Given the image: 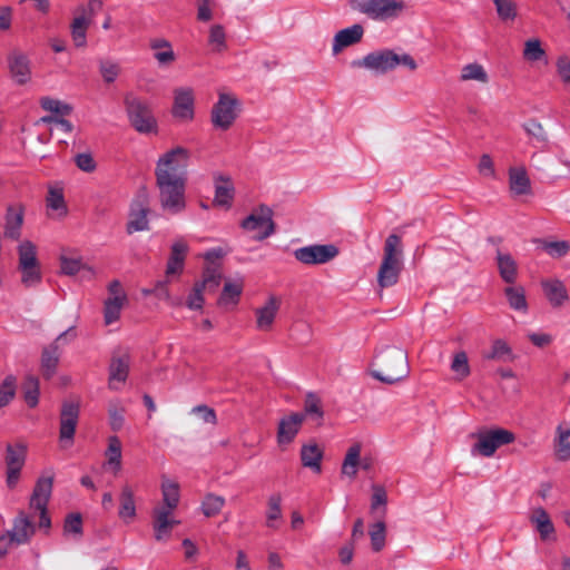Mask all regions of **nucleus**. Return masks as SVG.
Masks as SVG:
<instances>
[{"label": "nucleus", "instance_id": "obj_14", "mask_svg": "<svg viewBox=\"0 0 570 570\" xmlns=\"http://www.w3.org/2000/svg\"><path fill=\"white\" fill-rule=\"evenodd\" d=\"M79 419V404L72 401L62 403L60 412L59 439L63 446H69L73 442V436Z\"/></svg>", "mask_w": 570, "mask_h": 570}, {"label": "nucleus", "instance_id": "obj_60", "mask_svg": "<svg viewBox=\"0 0 570 570\" xmlns=\"http://www.w3.org/2000/svg\"><path fill=\"white\" fill-rule=\"evenodd\" d=\"M109 423L112 431H119L125 423L124 409L116 403H110L108 407Z\"/></svg>", "mask_w": 570, "mask_h": 570}, {"label": "nucleus", "instance_id": "obj_44", "mask_svg": "<svg viewBox=\"0 0 570 570\" xmlns=\"http://www.w3.org/2000/svg\"><path fill=\"white\" fill-rule=\"evenodd\" d=\"M387 494L384 488L380 485L373 487V494L371 498V512L377 514L379 520H382L386 513Z\"/></svg>", "mask_w": 570, "mask_h": 570}, {"label": "nucleus", "instance_id": "obj_50", "mask_svg": "<svg viewBox=\"0 0 570 570\" xmlns=\"http://www.w3.org/2000/svg\"><path fill=\"white\" fill-rule=\"evenodd\" d=\"M24 401L30 407H35L39 401V381L35 376H27L23 383Z\"/></svg>", "mask_w": 570, "mask_h": 570}, {"label": "nucleus", "instance_id": "obj_34", "mask_svg": "<svg viewBox=\"0 0 570 570\" xmlns=\"http://www.w3.org/2000/svg\"><path fill=\"white\" fill-rule=\"evenodd\" d=\"M150 48L155 51V59L159 66H169L176 60V55L169 41L166 39H153Z\"/></svg>", "mask_w": 570, "mask_h": 570}, {"label": "nucleus", "instance_id": "obj_30", "mask_svg": "<svg viewBox=\"0 0 570 570\" xmlns=\"http://www.w3.org/2000/svg\"><path fill=\"white\" fill-rule=\"evenodd\" d=\"M509 186L514 196L528 195L531 193V183L524 168H510Z\"/></svg>", "mask_w": 570, "mask_h": 570}, {"label": "nucleus", "instance_id": "obj_19", "mask_svg": "<svg viewBox=\"0 0 570 570\" xmlns=\"http://www.w3.org/2000/svg\"><path fill=\"white\" fill-rule=\"evenodd\" d=\"M8 68L11 77L18 85H24L31 78L30 61L28 57L19 50H13L9 53Z\"/></svg>", "mask_w": 570, "mask_h": 570}, {"label": "nucleus", "instance_id": "obj_59", "mask_svg": "<svg viewBox=\"0 0 570 570\" xmlns=\"http://www.w3.org/2000/svg\"><path fill=\"white\" fill-rule=\"evenodd\" d=\"M99 70L107 83L114 82L120 71L119 65L110 60H100Z\"/></svg>", "mask_w": 570, "mask_h": 570}, {"label": "nucleus", "instance_id": "obj_6", "mask_svg": "<svg viewBox=\"0 0 570 570\" xmlns=\"http://www.w3.org/2000/svg\"><path fill=\"white\" fill-rule=\"evenodd\" d=\"M190 151L181 146H176L163 154L155 167V174L171 175V177H187Z\"/></svg>", "mask_w": 570, "mask_h": 570}, {"label": "nucleus", "instance_id": "obj_7", "mask_svg": "<svg viewBox=\"0 0 570 570\" xmlns=\"http://www.w3.org/2000/svg\"><path fill=\"white\" fill-rule=\"evenodd\" d=\"M102 8L100 0H89L86 6H79L70 24L71 38L76 47L82 48L87 45V30L94 17Z\"/></svg>", "mask_w": 570, "mask_h": 570}, {"label": "nucleus", "instance_id": "obj_32", "mask_svg": "<svg viewBox=\"0 0 570 570\" xmlns=\"http://www.w3.org/2000/svg\"><path fill=\"white\" fill-rule=\"evenodd\" d=\"M542 288L550 304L554 307L563 305L569 298L564 285L558 279L543 281Z\"/></svg>", "mask_w": 570, "mask_h": 570}, {"label": "nucleus", "instance_id": "obj_24", "mask_svg": "<svg viewBox=\"0 0 570 570\" xmlns=\"http://www.w3.org/2000/svg\"><path fill=\"white\" fill-rule=\"evenodd\" d=\"M68 331L60 334L56 342L43 348L41 355V372L42 376L47 380L51 379L56 373L57 365L59 362L60 353L58 350V342L68 335Z\"/></svg>", "mask_w": 570, "mask_h": 570}, {"label": "nucleus", "instance_id": "obj_20", "mask_svg": "<svg viewBox=\"0 0 570 570\" xmlns=\"http://www.w3.org/2000/svg\"><path fill=\"white\" fill-rule=\"evenodd\" d=\"M173 115L176 118L191 120L194 118V91L191 88H177L174 91Z\"/></svg>", "mask_w": 570, "mask_h": 570}, {"label": "nucleus", "instance_id": "obj_18", "mask_svg": "<svg viewBox=\"0 0 570 570\" xmlns=\"http://www.w3.org/2000/svg\"><path fill=\"white\" fill-rule=\"evenodd\" d=\"M304 414L291 413L281 419L277 428V442L279 445L292 443L304 422Z\"/></svg>", "mask_w": 570, "mask_h": 570}, {"label": "nucleus", "instance_id": "obj_3", "mask_svg": "<svg viewBox=\"0 0 570 570\" xmlns=\"http://www.w3.org/2000/svg\"><path fill=\"white\" fill-rule=\"evenodd\" d=\"M400 65L409 68L411 71H414L417 68V65L411 55H397L390 49L371 52L363 59L354 60L352 62L353 67L366 68L379 73H385L395 69Z\"/></svg>", "mask_w": 570, "mask_h": 570}, {"label": "nucleus", "instance_id": "obj_64", "mask_svg": "<svg viewBox=\"0 0 570 570\" xmlns=\"http://www.w3.org/2000/svg\"><path fill=\"white\" fill-rule=\"evenodd\" d=\"M510 354V347L505 342L498 340L493 343L491 351L484 354L487 360H504Z\"/></svg>", "mask_w": 570, "mask_h": 570}, {"label": "nucleus", "instance_id": "obj_17", "mask_svg": "<svg viewBox=\"0 0 570 570\" xmlns=\"http://www.w3.org/2000/svg\"><path fill=\"white\" fill-rule=\"evenodd\" d=\"M8 532L16 546L27 544L36 533V525L24 511H20Z\"/></svg>", "mask_w": 570, "mask_h": 570}, {"label": "nucleus", "instance_id": "obj_2", "mask_svg": "<svg viewBox=\"0 0 570 570\" xmlns=\"http://www.w3.org/2000/svg\"><path fill=\"white\" fill-rule=\"evenodd\" d=\"M155 178L161 208L170 214L183 212L186 207L187 177L155 174Z\"/></svg>", "mask_w": 570, "mask_h": 570}, {"label": "nucleus", "instance_id": "obj_11", "mask_svg": "<svg viewBox=\"0 0 570 570\" xmlns=\"http://www.w3.org/2000/svg\"><path fill=\"white\" fill-rule=\"evenodd\" d=\"M150 214L149 197L145 190L139 191L130 205L126 229L128 234L147 230Z\"/></svg>", "mask_w": 570, "mask_h": 570}, {"label": "nucleus", "instance_id": "obj_63", "mask_svg": "<svg viewBox=\"0 0 570 570\" xmlns=\"http://www.w3.org/2000/svg\"><path fill=\"white\" fill-rule=\"evenodd\" d=\"M204 291H206V288L204 287V284L196 283L194 285L193 291L189 294L188 299H187L188 308H190V309H200L203 307V304H204L203 293H204Z\"/></svg>", "mask_w": 570, "mask_h": 570}, {"label": "nucleus", "instance_id": "obj_5", "mask_svg": "<svg viewBox=\"0 0 570 570\" xmlns=\"http://www.w3.org/2000/svg\"><path fill=\"white\" fill-rule=\"evenodd\" d=\"M124 104L129 122L138 132L149 134L156 131V118L145 99L128 92L125 95Z\"/></svg>", "mask_w": 570, "mask_h": 570}, {"label": "nucleus", "instance_id": "obj_51", "mask_svg": "<svg viewBox=\"0 0 570 570\" xmlns=\"http://www.w3.org/2000/svg\"><path fill=\"white\" fill-rule=\"evenodd\" d=\"M17 391V379L8 375L0 385V409L7 406L14 397Z\"/></svg>", "mask_w": 570, "mask_h": 570}, {"label": "nucleus", "instance_id": "obj_10", "mask_svg": "<svg viewBox=\"0 0 570 570\" xmlns=\"http://www.w3.org/2000/svg\"><path fill=\"white\" fill-rule=\"evenodd\" d=\"M239 101L228 94H219L218 101L213 106L210 120L215 128L228 130L238 116Z\"/></svg>", "mask_w": 570, "mask_h": 570}, {"label": "nucleus", "instance_id": "obj_25", "mask_svg": "<svg viewBox=\"0 0 570 570\" xmlns=\"http://www.w3.org/2000/svg\"><path fill=\"white\" fill-rule=\"evenodd\" d=\"M129 355H114L109 365V389L117 390L118 383H125L129 372Z\"/></svg>", "mask_w": 570, "mask_h": 570}, {"label": "nucleus", "instance_id": "obj_58", "mask_svg": "<svg viewBox=\"0 0 570 570\" xmlns=\"http://www.w3.org/2000/svg\"><path fill=\"white\" fill-rule=\"evenodd\" d=\"M304 416L309 415L315 417L316 420H321L323 417V410L321 405L320 399L313 394L308 393L304 403Z\"/></svg>", "mask_w": 570, "mask_h": 570}, {"label": "nucleus", "instance_id": "obj_27", "mask_svg": "<svg viewBox=\"0 0 570 570\" xmlns=\"http://www.w3.org/2000/svg\"><path fill=\"white\" fill-rule=\"evenodd\" d=\"M364 33V28L356 23L350 28L340 30L333 41V52L337 55L343 48L355 45L361 41Z\"/></svg>", "mask_w": 570, "mask_h": 570}, {"label": "nucleus", "instance_id": "obj_61", "mask_svg": "<svg viewBox=\"0 0 570 570\" xmlns=\"http://www.w3.org/2000/svg\"><path fill=\"white\" fill-rule=\"evenodd\" d=\"M209 43L215 46L216 51H222L226 48V36L223 26L215 24L210 28Z\"/></svg>", "mask_w": 570, "mask_h": 570}, {"label": "nucleus", "instance_id": "obj_52", "mask_svg": "<svg viewBox=\"0 0 570 570\" xmlns=\"http://www.w3.org/2000/svg\"><path fill=\"white\" fill-rule=\"evenodd\" d=\"M60 267L61 273H63L65 275L72 276L78 272L86 269L87 265L82 263V261L78 257L62 254L60 256Z\"/></svg>", "mask_w": 570, "mask_h": 570}, {"label": "nucleus", "instance_id": "obj_47", "mask_svg": "<svg viewBox=\"0 0 570 570\" xmlns=\"http://www.w3.org/2000/svg\"><path fill=\"white\" fill-rule=\"evenodd\" d=\"M224 505V497L214 493H207L202 502V510L207 518H210L217 515Z\"/></svg>", "mask_w": 570, "mask_h": 570}, {"label": "nucleus", "instance_id": "obj_31", "mask_svg": "<svg viewBox=\"0 0 570 570\" xmlns=\"http://www.w3.org/2000/svg\"><path fill=\"white\" fill-rule=\"evenodd\" d=\"M497 265L502 281L509 285L514 284L518 278V265L514 258L508 253L499 252Z\"/></svg>", "mask_w": 570, "mask_h": 570}, {"label": "nucleus", "instance_id": "obj_45", "mask_svg": "<svg viewBox=\"0 0 570 570\" xmlns=\"http://www.w3.org/2000/svg\"><path fill=\"white\" fill-rule=\"evenodd\" d=\"M461 81L475 80L482 83H487L489 81V76L484 68L480 63H469L465 65L461 70L460 76Z\"/></svg>", "mask_w": 570, "mask_h": 570}, {"label": "nucleus", "instance_id": "obj_26", "mask_svg": "<svg viewBox=\"0 0 570 570\" xmlns=\"http://www.w3.org/2000/svg\"><path fill=\"white\" fill-rule=\"evenodd\" d=\"M53 485V474L40 476L35 485L32 495L30 498V508H42L48 505V501L51 497Z\"/></svg>", "mask_w": 570, "mask_h": 570}, {"label": "nucleus", "instance_id": "obj_36", "mask_svg": "<svg viewBox=\"0 0 570 570\" xmlns=\"http://www.w3.org/2000/svg\"><path fill=\"white\" fill-rule=\"evenodd\" d=\"M234 198V186L229 177L216 178L214 203L219 206H229Z\"/></svg>", "mask_w": 570, "mask_h": 570}, {"label": "nucleus", "instance_id": "obj_4", "mask_svg": "<svg viewBox=\"0 0 570 570\" xmlns=\"http://www.w3.org/2000/svg\"><path fill=\"white\" fill-rule=\"evenodd\" d=\"M475 440L472 446V453H476L484 458H491L495 451L515 440V435L502 428L480 429L470 435Z\"/></svg>", "mask_w": 570, "mask_h": 570}, {"label": "nucleus", "instance_id": "obj_12", "mask_svg": "<svg viewBox=\"0 0 570 570\" xmlns=\"http://www.w3.org/2000/svg\"><path fill=\"white\" fill-rule=\"evenodd\" d=\"M27 455V445L18 442L16 444H7L6 448V466H7V485L13 489L20 478V472L24 465Z\"/></svg>", "mask_w": 570, "mask_h": 570}, {"label": "nucleus", "instance_id": "obj_54", "mask_svg": "<svg viewBox=\"0 0 570 570\" xmlns=\"http://www.w3.org/2000/svg\"><path fill=\"white\" fill-rule=\"evenodd\" d=\"M546 57V51L541 47V41L537 38L529 39L524 43L523 58L528 61H539Z\"/></svg>", "mask_w": 570, "mask_h": 570}, {"label": "nucleus", "instance_id": "obj_21", "mask_svg": "<svg viewBox=\"0 0 570 570\" xmlns=\"http://www.w3.org/2000/svg\"><path fill=\"white\" fill-rule=\"evenodd\" d=\"M282 301L275 295H271L266 303L255 309L256 327L259 331H271L276 318V315L281 308Z\"/></svg>", "mask_w": 570, "mask_h": 570}, {"label": "nucleus", "instance_id": "obj_37", "mask_svg": "<svg viewBox=\"0 0 570 570\" xmlns=\"http://www.w3.org/2000/svg\"><path fill=\"white\" fill-rule=\"evenodd\" d=\"M361 450L362 445L360 443H354L348 448L345 454L341 471L342 474L350 479H354L357 474V466L361 464Z\"/></svg>", "mask_w": 570, "mask_h": 570}, {"label": "nucleus", "instance_id": "obj_48", "mask_svg": "<svg viewBox=\"0 0 570 570\" xmlns=\"http://www.w3.org/2000/svg\"><path fill=\"white\" fill-rule=\"evenodd\" d=\"M46 202L47 207L57 212L58 216H65L67 214L63 190L61 188H49Z\"/></svg>", "mask_w": 570, "mask_h": 570}, {"label": "nucleus", "instance_id": "obj_29", "mask_svg": "<svg viewBox=\"0 0 570 570\" xmlns=\"http://www.w3.org/2000/svg\"><path fill=\"white\" fill-rule=\"evenodd\" d=\"M554 454L559 461L570 460V424L566 422L556 429Z\"/></svg>", "mask_w": 570, "mask_h": 570}, {"label": "nucleus", "instance_id": "obj_15", "mask_svg": "<svg viewBox=\"0 0 570 570\" xmlns=\"http://www.w3.org/2000/svg\"><path fill=\"white\" fill-rule=\"evenodd\" d=\"M18 268L21 273V283L26 287H35L40 284L42 273L36 252H20Z\"/></svg>", "mask_w": 570, "mask_h": 570}, {"label": "nucleus", "instance_id": "obj_38", "mask_svg": "<svg viewBox=\"0 0 570 570\" xmlns=\"http://www.w3.org/2000/svg\"><path fill=\"white\" fill-rule=\"evenodd\" d=\"M504 295L509 303V306L518 312L525 313L528 311V303L525 298V292L522 286H507L504 288Z\"/></svg>", "mask_w": 570, "mask_h": 570}, {"label": "nucleus", "instance_id": "obj_16", "mask_svg": "<svg viewBox=\"0 0 570 570\" xmlns=\"http://www.w3.org/2000/svg\"><path fill=\"white\" fill-rule=\"evenodd\" d=\"M223 252H206L205 259V268L203 273V281L197 282L198 284H204V287L210 292L215 291L222 279V271L219 261L222 259Z\"/></svg>", "mask_w": 570, "mask_h": 570}, {"label": "nucleus", "instance_id": "obj_1", "mask_svg": "<svg viewBox=\"0 0 570 570\" xmlns=\"http://www.w3.org/2000/svg\"><path fill=\"white\" fill-rule=\"evenodd\" d=\"M371 374L376 380L393 384L409 375L407 354L397 346H386L381 350L372 364Z\"/></svg>", "mask_w": 570, "mask_h": 570}, {"label": "nucleus", "instance_id": "obj_42", "mask_svg": "<svg viewBox=\"0 0 570 570\" xmlns=\"http://www.w3.org/2000/svg\"><path fill=\"white\" fill-rule=\"evenodd\" d=\"M107 462L106 464L112 466L115 472L121 468V442L114 435L108 439V448L105 452Z\"/></svg>", "mask_w": 570, "mask_h": 570}, {"label": "nucleus", "instance_id": "obj_9", "mask_svg": "<svg viewBox=\"0 0 570 570\" xmlns=\"http://www.w3.org/2000/svg\"><path fill=\"white\" fill-rule=\"evenodd\" d=\"M240 226L244 230L253 233V238L265 239L275 232L273 210L268 206L261 205L243 219Z\"/></svg>", "mask_w": 570, "mask_h": 570}, {"label": "nucleus", "instance_id": "obj_8", "mask_svg": "<svg viewBox=\"0 0 570 570\" xmlns=\"http://www.w3.org/2000/svg\"><path fill=\"white\" fill-rule=\"evenodd\" d=\"M350 6L372 19L396 17L404 8V3L396 0H350Z\"/></svg>", "mask_w": 570, "mask_h": 570}, {"label": "nucleus", "instance_id": "obj_28", "mask_svg": "<svg viewBox=\"0 0 570 570\" xmlns=\"http://www.w3.org/2000/svg\"><path fill=\"white\" fill-rule=\"evenodd\" d=\"M135 491L128 483L121 487L118 517L126 523L136 518Z\"/></svg>", "mask_w": 570, "mask_h": 570}, {"label": "nucleus", "instance_id": "obj_35", "mask_svg": "<svg viewBox=\"0 0 570 570\" xmlns=\"http://www.w3.org/2000/svg\"><path fill=\"white\" fill-rule=\"evenodd\" d=\"M322 458L323 451L316 443H309L302 446L301 460L304 466L320 473Z\"/></svg>", "mask_w": 570, "mask_h": 570}, {"label": "nucleus", "instance_id": "obj_33", "mask_svg": "<svg viewBox=\"0 0 570 570\" xmlns=\"http://www.w3.org/2000/svg\"><path fill=\"white\" fill-rule=\"evenodd\" d=\"M530 522L534 525L542 540H549L554 534L553 523L543 508L533 510Z\"/></svg>", "mask_w": 570, "mask_h": 570}, {"label": "nucleus", "instance_id": "obj_62", "mask_svg": "<svg viewBox=\"0 0 570 570\" xmlns=\"http://www.w3.org/2000/svg\"><path fill=\"white\" fill-rule=\"evenodd\" d=\"M191 413L197 415L204 423L212 425L217 424V415L214 409L208 405L200 404L191 409Z\"/></svg>", "mask_w": 570, "mask_h": 570}, {"label": "nucleus", "instance_id": "obj_46", "mask_svg": "<svg viewBox=\"0 0 570 570\" xmlns=\"http://www.w3.org/2000/svg\"><path fill=\"white\" fill-rule=\"evenodd\" d=\"M127 302L118 301L116 297H108L104 302V320L106 325H110L120 317L122 307Z\"/></svg>", "mask_w": 570, "mask_h": 570}, {"label": "nucleus", "instance_id": "obj_41", "mask_svg": "<svg viewBox=\"0 0 570 570\" xmlns=\"http://www.w3.org/2000/svg\"><path fill=\"white\" fill-rule=\"evenodd\" d=\"M282 495L279 493L272 494L267 500L266 527L276 529V521L282 519Z\"/></svg>", "mask_w": 570, "mask_h": 570}, {"label": "nucleus", "instance_id": "obj_53", "mask_svg": "<svg viewBox=\"0 0 570 570\" xmlns=\"http://www.w3.org/2000/svg\"><path fill=\"white\" fill-rule=\"evenodd\" d=\"M451 370L455 373L459 380H463L470 375V365L465 352L461 351L454 354L451 363Z\"/></svg>", "mask_w": 570, "mask_h": 570}, {"label": "nucleus", "instance_id": "obj_49", "mask_svg": "<svg viewBox=\"0 0 570 570\" xmlns=\"http://www.w3.org/2000/svg\"><path fill=\"white\" fill-rule=\"evenodd\" d=\"M371 547L380 552L385 546L386 527L383 520H377L370 529Z\"/></svg>", "mask_w": 570, "mask_h": 570}, {"label": "nucleus", "instance_id": "obj_56", "mask_svg": "<svg viewBox=\"0 0 570 570\" xmlns=\"http://www.w3.org/2000/svg\"><path fill=\"white\" fill-rule=\"evenodd\" d=\"M63 533L80 538L82 534V518L80 513H70L66 517L63 523Z\"/></svg>", "mask_w": 570, "mask_h": 570}, {"label": "nucleus", "instance_id": "obj_40", "mask_svg": "<svg viewBox=\"0 0 570 570\" xmlns=\"http://www.w3.org/2000/svg\"><path fill=\"white\" fill-rule=\"evenodd\" d=\"M338 252H294L295 258L306 265H320L332 261Z\"/></svg>", "mask_w": 570, "mask_h": 570}, {"label": "nucleus", "instance_id": "obj_13", "mask_svg": "<svg viewBox=\"0 0 570 570\" xmlns=\"http://www.w3.org/2000/svg\"><path fill=\"white\" fill-rule=\"evenodd\" d=\"M402 269V252H385L377 272L380 287L385 288L395 285Z\"/></svg>", "mask_w": 570, "mask_h": 570}, {"label": "nucleus", "instance_id": "obj_57", "mask_svg": "<svg viewBox=\"0 0 570 570\" xmlns=\"http://www.w3.org/2000/svg\"><path fill=\"white\" fill-rule=\"evenodd\" d=\"M185 263V252H173L166 266V277L177 276L183 272Z\"/></svg>", "mask_w": 570, "mask_h": 570}, {"label": "nucleus", "instance_id": "obj_43", "mask_svg": "<svg viewBox=\"0 0 570 570\" xmlns=\"http://www.w3.org/2000/svg\"><path fill=\"white\" fill-rule=\"evenodd\" d=\"M163 508L176 509L179 502V487L176 482L164 479L161 483Z\"/></svg>", "mask_w": 570, "mask_h": 570}, {"label": "nucleus", "instance_id": "obj_22", "mask_svg": "<svg viewBox=\"0 0 570 570\" xmlns=\"http://www.w3.org/2000/svg\"><path fill=\"white\" fill-rule=\"evenodd\" d=\"M173 510L168 508L157 507L153 511V528L155 539L161 541L169 537L171 529L178 521L170 518Z\"/></svg>", "mask_w": 570, "mask_h": 570}, {"label": "nucleus", "instance_id": "obj_39", "mask_svg": "<svg viewBox=\"0 0 570 570\" xmlns=\"http://www.w3.org/2000/svg\"><path fill=\"white\" fill-rule=\"evenodd\" d=\"M243 286L240 283L226 282L223 292L218 298V305L222 307L234 306L238 303Z\"/></svg>", "mask_w": 570, "mask_h": 570}, {"label": "nucleus", "instance_id": "obj_23", "mask_svg": "<svg viewBox=\"0 0 570 570\" xmlns=\"http://www.w3.org/2000/svg\"><path fill=\"white\" fill-rule=\"evenodd\" d=\"M24 208L21 204H12L7 207L4 237L18 239L23 224Z\"/></svg>", "mask_w": 570, "mask_h": 570}, {"label": "nucleus", "instance_id": "obj_55", "mask_svg": "<svg viewBox=\"0 0 570 570\" xmlns=\"http://www.w3.org/2000/svg\"><path fill=\"white\" fill-rule=\"evenodd\" d=\"M501 20H514L517 18V4L513 0H492Z\"/></svg>", "mask_w": 570, "mask_h": 570}]
</instances>
